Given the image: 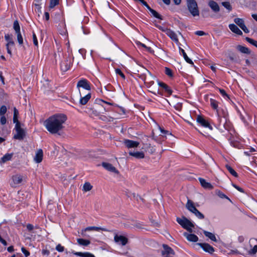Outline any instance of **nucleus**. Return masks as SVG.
Returning a JSON list of instances; mask_svg holds the SVG:
<instances>
[{"label":"nucleus","instance_id":"0e129e2a","mask_svg":"<svg viewBox=\"0 0 257 257\" xmlns=\"http://www.w3.org/2000/svg\"><path fill=\"white\" fill-rule=\"evenodd\" d=\"M135 226L139 229H143V225L140 222H137L135 224Z\"/></svg>","mask_w":257,"mask_h":257},{"label":"nucleus","instance_id":"3c124183","mask_svg":"<svg viewBox=\"0 0 257 257\" xmlns=\"http://www.w3.org/2000/svg\"><path fill=\"white\" fill-rule=\"evenodd\" d=\"M33 40L34 44L36 46H38V40H37V39L36 35L35 33H34V32L33 33Z\"/></svg>","mask_w":257,"mask_h":257},{"label":"nucleus","instance_id":"6e6552de","mask_svg":"<svg viewBox=\"0 0 257 257\" xmlns=\"http://www.w3.org/2000/svg\"><path fill=\"white\" fill-rule=\"evenodd\" d=\"M144 71L145 76L142 77V79L146 84L151 86L154 84V81L152 79L154 78V77L152 75L151 73L147 69H144Z\"/></svg>","mask_w":257,"mask_h":257},{"label":"nucleus","instance_id":"6e6d98bb","mask_svg":"<svg viewBox=\"0 0 257 257\" xmlns=\"http://www.w3.org/2000/svg\"><path fill=\"white\" fill-rule=\"evenodd\" d=\"M229 58L231 61H232L233 62L237 61V58H236V56L233 54L230 55L229 56Z\"/></svg>","mask_w":257,"mask_h":257},{"label":"nucleus","instance_id":"4468645a","mask_svg":"<svg viewBox=\"0 0 257 257\" xmlns=\"http://www.w3.org/2000/svg\"><path fill=\"white\" fill-rule=\"evenodd\" d=\"M180 100L181 99L178 97H176L171 100V105L178 111H181L182 107V103Z\"/></svg>","mask_w":257,"mask_h":257},{"label":"nucleus","instance_id":"72a5a7b5","mask_svg":"<svg viewBox=\"0 0 257 257\" xmlns=\"http://www.w3.org/2000/svg\"><path fill=\"white\" fill-rule=\"evenodd\" d=\"M203 233L206 237L209 238L211 240L214 241H217L215 236L212 233L207 231H204Z\"/></svg>","mask_w":257,"mask_h":257},{"label":"nucleus","instance_id":"6ab92c4d","mask_svg":"<svg viewBox=\"0 0 257 257\" xmlns=\"http://www.w3.org/2000/svg\"><path fill=\"white\" fill-rule=\"evenodd\" d=\"M12 179L14 184L17 185L21 184L23 180H25L26 177L22 175L17 174L16 175L13 176Z\"/></svg>","mask_w":257,"mask_h":257},{"label":"nucleus","instance_id":"4be33fe9","mask_svg":"<svg viewBox=\"0 0 257 257\" xmlns=\"http://www.w3.org/2000/svg\"><path fill=\"white\" fill-rule=\"evenodd\" d=\"M43 153L42 149H39L36 154V156L34 158V161L37 163H39L42 162L43 159Z\"/></svg>","mask_w":257,"mask_h":257},{"label":"nucleus","instance_id":"aec40b11","mask_svg":"<svg viewBox=\"0 0 257 257\" xmlns=\"http://www.w3.org/2000/svg\"><path fill=\"white\" fill-rule=\"evenodd\" d=\"M199 181L204 188L211 190L213 188V186L209 182L206 181L204 179L199 178Z\"/></svg>","mask_w":257,"mask_h":257},{"label":"nucleus","instance_id":"680f3d73","mask_svg":"<svg viewBox=\"0 0 257 257\" xmlns=\"http://www.w3.org/2000/svg\"><path fill=\"white\" fill-rule=\"evenodd\" d=\"M15 45V43L13 40H10V41L8 42V43L6 45L7 47H10L11 46H14Z\"/></svg>","mask_w":257,"mask_h":257},{"label":"nucleus","instance_id":"13d9d810","mask_svg":"<svg viewBox=\"0 0 257 257\" xmlns=\"http://www.w3.org/2000/svg\"><path fill=\"white\" fill-rule=\"evenodd\" d=\"M7 122V119L5 115H1V123L2 124L4 125Z\"/></svg>","mask_w":257,"mask_h":257},{"label":"nucleus","instance_id":"09e8293b","mask_svg":"<svg viewBox=\"0 0 257 257\" xmlns=\"http://www.w3.org/2000/svg\"><path fill=\"white\" fill-rule=\"evenodd\" d=\"M7 110V107L5 105H3L0 108V115H4Z\"/></svg>","mask_w":257,"mask_h":257},{"label":"nucleus","instance_id":"c9c22d12","mask_svg":"<svg viewBox=\"0 0 257 257\" xmlns=\"http://www.w3.org/2000/svg\"><path fill=\"white\" fill-rule=\"evenodd\" d=\"M93 186L88 182H85L83 186V191L84 192H87L90 191L92 189Z\"/></svg>","mask_w":257,"mask_h":257},{"label":"nucleus","instance_id":"9d476101","mask_svg":"<svg viewBox=\"0 0 257 257\" xmlns=\"http://www.w3.org/2000/svg\"><path fill=\"white\" fill-rule=\"evenodd\" d=\"M250 247H252L248 251V253L250 255H254L257 252V239L255 238H251L249 241Z\"/></svg>","mask_w":257,"mask_h":257},{"label":"nucleus","instance_id":"f3484780","mask_svg":"<svg viewBox=\"0 0 257 257\" xmlns=\"http://www.w3.org/2000/svg\"><path fill=\"white\" fill-rule=\"evenodd\" d=\"M102 166L103 167H104L106 170H108V171L113 172L115 174H118V173H119L118 171L114 166H113L111 164L103 162L102 163Z\"/></svg>","mask_w":257,"mask_h":257},{"label":"nucleus","instance_id":"4c0bfd02","mask_svg":"<svg viewBox=\"0 0 257 257\" xmlns=\"http://www.w3.org/2000/svg\"><path fill=\"white\" fill-rule=\"evenodd\" d=\"M226 168L229 173L233 176L237 177L238 176L237 173L233 170V169L230 166L226 165Z\"/></svg>","mask_w":257,"mask_h":257},{"label":"nucleus","instance_id":"ea45409f","mask_svg":"<svg viewBox=\"0 0 257 257\" xmlns=\"http://www.w3.org/2000/svg\"><path fill=\"white\" fill-rule=\"evenodd\" d=\"M216 194L221 198H226L231 201L230 199L220 190H216Z\"/></svg>","mask_w":257,"mask_h":257},{"label":"nucleus","instance_id":"603ef678","mask_svg":"<svg viewBox=\"0 0 257 257\" xmlns=\"http://www.w3.org/2000/svg\"><path fill=\"white\" fill-rule=\"evenodd\" d=\"M115 72L116 74L119 75L123 79H125V76L124 74L121 72V71L119 69H116Z\"/></svg>","mask_w":257,"mask_h":257},{"label":"nucleus","instance_id":"473e14b6","mask_svg":"<svg viewBox=\"0 0 257 257\" xmlns=\"http://www.w3.org/2000/svg\"><path fill=\"white\" fill-rule=\"evenodd\" d=\"M13 156V154H7L5 155H4L2 158L1 160L0 161V163H5L8 161H9L11 160Z\"/></svg>","mask_w":257,"mask_h":257},{"label":"nucleus","instance_id":"052dcab7","mask_svg":"<svg viewBox=\"0 0 257 257\" xmlns=\"http://www.w3.org/2000/svg\"><path fill=\"white\" fill-rule=\"evenodd\" d=\"M144 6H145L147 8V9L150 11L151 9H152V8H150V7L148 5V4L146 2H145L144 0H143L141 1V2Z\"/></svg>","mask_w":257,"mask_h":257},{"label":"nucleus","instance_id":"a19ab883","mask_svg":"<svg viewBox=\"0 0 257 257\" xmlns=\"http://www.w3.org/2000/svg\"><path fill=\"white\" fill-rule=\"evenodd\" d=\"M14 29L16 33L21 32H20V27L19 24V22L17 20L14 21Z\"/></svg>","mask_w":257,"mask_h":257},{"label":"nucleus","instance_id":"c03bdc74","mask_svg":"<svg viewBox=\"0 0 257 257\" xmlns=\"http://www.w3.org/2000/svg\"><path fill=\"white\" fill-rule=\"evenodd\" d=\"M222 5L226 9H227L229 11H230L232 10V7L229 2H222Z\"/></svg>","mask_w":257,"mask_h":257},{"label":"nucleus","instance_id":"a878e982","mask_svg":"<svg viewBox=\"0 0 257 257\" xmlns=\"http://www.w3.org/2000/svg\"><path fill=\"white\" fill-rule=\"evenodd\" d=\"M173 41H175L176 43L178 42V39L177 38V36L176 34L173 32V31L169 29V30H167L166 34Z\"/></svg>","mask_w":257,"mask_h":257},{"label":"nucleus","instance_id":"c85d7f7f","mask_svg":"<svg viewBox=\"0 0 257 257\" xmlns=\"http://www.w3.org/2000/svg\"><path fill=\"white\" fill-rule=\"evenodd\" d=\"M72 253L74 254H75L78 256H82V257H95V256L89 253V252H74L73 251Z\"/></svg>","mask_w":257,"mask_h":257},{"label":"nucleus","instance_id":"412c9836","mask_svg":"<svg viewBox=\"0 0 257 257\" xmlns=\"http://www.w3.org/2000/svg\"><path fill=\"white\" fill-rule=\"evenodd\" d=\"M208 6L215 13H218L220 10L218 5L214 1H210L208 3Z\"/></svg>","mask_w":257,"mask_h":257},{"label":"nucleus","instance_id":"1a4fd4ad","mask_svg":"<svg viewBox=\"0 0 257 257\" xmlns=\"http://www.w3.org/2000/svg\"><path fill=\"white\" fill-rule=\"evenodd\" d=\"M163 250L162 251V255L163 257H172L174 254V251L172 248L166 244H163Z\"/></svg>","mask_w":257,"mask_h":257},{"label":"nucleus","instance_id":"338daca9","mask_svg":"<svg viewBox=\"0 0 257 257\" xmlns=\"http://www.w3.org/2000/svg\"><path fill=\"white\" fill-rule=\"evenodd\" d=\"M241 29L244 31V33H249V30L246 28V27L245 26V25L241 27Z\"/></svg>","mask_w":257,"mask_h":257},{"label":"nucleus","instance_id":"bf43d9fd","mask_svg":"<svg viewBox=\"0 0 257 257\" xmlns=\"http://www.w3.org/2000/svg\"><path fill=\"white\" fill-rule=\"evenodd\" d=\"M21 250L26 257L29 256L30 252H29V251L26 250L24 247H22Z\"/></svg>","mask_w":257,"mask_h":257},{"label":"nucleus","instance_id":"f03ea898","mask_svg":"<svg viewBox=\"0 0 257 257\" xmlns=\"http://www.w3.org/2000/svg\"><path fill=\"white\" fill-rule=\"evenodd\" d=\"M105 111L106 108L98 103H95L92 107L87 108V112L91 116H98Z\"/></svg>","mask_w":257,"mask_h":257},{"label":"nucleus","instance_id":"423d86ee","mask_svg":"<svg viewBox=\"0 0 257 257\" xmlns=\"http://www.w3.org/2000/svg\"><path fill=\"white\" fill-rule=\"evenodd\" d=\"M15 130L16 131V134L14 136L15 139L22 140L25 137V131L21 127L20 123H17L15 125Z\"/></svg>","mask_w":257,"mask_h":257},{"label":"nucleus","instance_id":"2eb2a0df","mask_svg":"<svg viewBox=\"0 0 257 257\" xmlns=\"http://www.w3.org/2000/svg\"><path fill=\"white\" fill-rule=\"evenodd\" d=\"M114 240L116 243H120L122 245H125L128 242V239L126 237L122 235H118L116 234L114 236Z\"/></svg>","mask_w":257,"mask_h":257},{"label":"nucleus","instance_id":"e2e57ef3","mask_svg":"<svg viewBox=\"0 0 257 257\" xmlns=\"http://www.w3.org/2000/svg\"><path fill=\"white\" fill-rule=\"evenodd\" d=\"M156 26L159 30H161L163 32H165L166 34H167V30H169L167 28H163V27L159 26V25H157Z\"/></svg>","mask_w":257,"mask_h":257},{"label":"nucleus","instance_id":"dca6fc26","mask_svg":"<svg viewBox=\"0 0 257 257\" xmlns=\"http://www.w3.org/2000/svg\"><path fill=\"white\" fill-rule=\"evenodd\" d=\"M123 143L128 148H137L139 146L140 143L138 142L130 140H124Z\"/></svg>","mask_w":257,"mask_h":257},{"label":"nucleus","instance_id":"a211bd4d","mask_svg":"<svg viewBox=\"0 0 257 257\" xmlns=\"http://www.w3.org/2000/svg\"><path fill=\"white\" fill-rule=\"evenodd\" d=\"M186 207L189 211L193 214H194L195 212L198 210L195 206L194 205V203L191 200H188V201L186 204Z\"/></svg>","mask_w":257,"mask_h":257},{"label":"nucleus","instance_id":"5fc2aeb1","mask_svg":"<svg viewBox=\"0 0 257 257\" xmlns=\"http://www.w3.org/2000/svg\"><path fill=\"white\" fill-rule=\"evenodd\" d=\"M218 90H219L220 93L221 94V95L223 96L227 97V98H229L228 94L226 93L224 89H221V88H218Z\"/></svg>","mask_w":257,"mask_h":257},{"label":"nucleus","instance_id":"69168bd1","mask_svg":"<svg viewBox=\"0 0 257 257\" xmlns=\"http://www.w3.org/2000/svg\"><path fill=\"white\" fill-rule=\"evenodd\" d=\"M27 228L29 231H31L34 229V226L31 224H28L27 225Z\"/></svg>","mask_w":257,"mask_h":257},{"label":"nucleus","instance_id":"8fccbe9b","mask_svg":"<svg viewBox=\"0 0 257 257\" xmlns=\"http://www.w3.org/2000/svg\"><path fill=\"white\" fill-rule=\"evenodd\" d=\"M165 74L169 77L173 76V72L171 69L168 67H165Z\"/></svg>","mask_w":257,"mask_h":257},{"label":"nucleus","instance_id":"a18cd8bd","mask_svg":"<svg viewBox=\"0 0 257 257\" xmlns=\"http://www.w3.org/2000/svg\"><path fill=\"white\" fill-rule=\"evenodd\" d=\"M210 104L211 106L215 109L218 107V102L213 99H210Z\"/></svg>","mask_w":257,"mask_h":257},{"label":"nucleus","instance_id":"58836bf2","mask_svg":"<svg viewBox=\"0 0 257 257\" xmlns=\"http://www.w3.org/2000/svg\"><path fill=\"white\" fill-rule=\"evenodd\" d=\"M145 148L147 150V151L150 154H153L155 153L156 150L152 147L151 144H146Z\"/></svg>","mask_w":257,"mask_h":257},{"label":"nucleus","instance_id":"39448f33","mask_svg":"<svg viewBox=\"0 0 257 257\" xmlns=\"http://www.w3.org/2000/svg\"><path fill=\"white\" fill-rule=\"evenodd\" d=\"M217 124L220 125L221 124H224L227 121V113L225 110L223 109L217 110Z\"/></svg>","mask_w":257,"mask_h":257},{"label":"nucleus","instance_id":"7ed1b4c3","mask_svg":"<svg viewBox=\"0 0 257 257\" xmlns=\"http://www.w3.org/2000/svg\"><path fill=\"white\" fill-rule=\"evenodd\" d=\"M187 5L189 11L193 16H199V12L195 0H187Z\"/></svg>","mask_w":257,"mask_h":257},{"label":"nucleus","instance_id":"ddd939ff","mask_svg":"<svg viewBox=\"0 0 257 257\" xmlns=\"http://www.w3.org/2000/svg\"><path fill=\"white\" fill-rule=\"evenodd\" d=\"M197 121L202 126L208 127L210 130L212 129V127L210 124L209 122L205 120L202 116L198 115L197 117Z\"/></svg>","mask_w":257,"mask_h":257},{"label":"nucleus","instance_id":"de8ad7c7","mask_svg":"<svg viewBox=\"0 0 257 257\" xmlns=\"http://www.w3.org/2000/svg\"><path fill=\"white\" fill-rule=\"evenodd\" d=\"M194 215L199 219H202L204 218V215L201 213L198 210L194 213Z\"/></svg>","mask_w":257,"mask_h":257},{"label":"nucleus","instance_id":"37998d69","mask_svg":"<svg viewBox=\"0 0 257 257\" xmlns=\"http://www.w3.org/2000/svg\"><path fill=\"white\" fill-rule=\"evenodd\" d=\"M17 36V40L20 45L23 44V39L22 36L21 34V32L16 33Z\"/></svg>","mask_w":257,"mask_h":257},{"label":"nucleus","instance_id":"f704fd0d","mask_svg":"<svg viewBox=\"0 0 257 257\" xmlns=\"http://www.w3.org/2000/svg\"><path fill=\"white\" fill-rule=\"evenodd\" d=\"M77 242L79 244L83 246H87L90 243V242L88 240L84 239L82 238H78L77 239Z\"/></svg>","mask_w":257,"mask_h":257},{"label":"nucleus","instance_id":"49530a36","mask_svg":"<svg viewBox=\"0 0 257 257\" xmlns=\"http://www.w3.org/2000/svg\"><path fill=\"white\" fill-rule=\"evenodd\" d=\"M59 4V0H50L49 7L53 8Z\"/></svg>","mask_w":257,"mask_h":257},{"label":"nucleus","instance_id":"2f4dec72","mask_svg":"<svg viewBox=\"0 0 257 257\" xmlns=\"http://www.w3.org/2000/svg\"><path fill=\"white\" fill-rule=\"evenodd\" d=\"M180 50L181 52V53H182V55L183 56V57H184V59L185 60V61L187 63H189L190 64L193 65V61L187 56V55L186 53H185L184 50L180 47Z\"/></svg>","mask_w":257,"mask_h":257},{"label":"nucleus","instance_id":"f8f14e48","mask_svg":"<svg viewBox=\"0 0 257 257\" xmlns=\"http://www.w3.org/2000/svg\"><path fill=\"white\" fill-rule=\"evenodd\" d=\"M195 245L199 246L202 247L204 251L212 254L214 251V248L210 244L207 243H197Z\"/></svg>","mask_w":257,"mask_h":257},{"label":"nucleus","instance_id":"e433bc0d","mask_svg":"<svg viewBox=\"0 0 257 257\" xmlns=\"http://www.w3.org/2000/svg\"><path fill=\"white\" fill-rule=\"evenodd\" d=\"M234 22L235 24H236L240 28L241 27L243 26L244 24V22L243 19L240 18H235L234 20Z\"/></svg>","mask_w":257,"mask_h":257},{"label":"nucleus","instance_id":"bb28decb","mask_svg":"<svg viewBox=\"0 0 257 257\" xmlns=\"http://www.w3.org/2000/svg\"><path fill=\"white\" fill-rule=\"evenodd\" d=\"M128 153L130 156L134 157L137 159H143L145 157L144 153L143 152H133L130 151Z\"/></svg>","mask_w":257,"mask_h":257},{"label":"nucleus","instance_id":"20e7f679","mask_svg":"<svg viewBox=\"0 0 257 257\" xmlns=\"http://www.w3.org/2000/svg\"><path fill=\"white\" fill-rule=\"evenodd\" d=\"M176 220L177 222L180 224L184 228L186 229L190 232H192L193 231L191 227H193L194 225L187 218L184 216H183L182 218L177 217Z\"/></svg>","mask_w":257,"mask_h":257},{"label":"nucleus","instance_id":"79ce46f5","mask_svg":"<svg viewBox=\"0 0 257 257\" xmlns=\"http://www.w3.org/2000/svg\"><path fill=\"white\" fill-rule=\"evenodd\" d=\"M150 12L153 15V16L155 17V18L159 19L160 20H162V16L154 10L152 9H151Z\"/></svg>","mask_w":257,"mask_h":257},{"label":"nucleus","instance_id":"c756f323","mask_svg":"<svg viewBox=\"0 0 257 257\" xmlns=\"http://www.w3.org/2000/svg\"><path fill=\"white\" fill-rule=\"evenodd\" d=\"M236 49L240 52L244 54H249L250 51L247 48L241 45H238Z\"/></svg>","mask_w":257,"mask_h":257},{"label":"nucleus","instance_id":"393cba45","mask_svg":"<svg viewBox=\"0 0 257 257\" xmlns=\"http://www.w3.org/2000/svg\"><path fill=\"white\" fill-rule=\"evenodd\" d=\"M229 28L232 32L237 35H241L242 34L241 31L237 27V26L233 24L229 25Z\"/></svg>","mask_w":257,"mask_h":257},{"label":"nucleus","instance_id":"5701e85b","mask_svg":"<svg viewBox=\"0 0 257 257\" xmlns=\"http://www.w3.org/2000/svg\"><path fill=\"white\" fill-rule=\"evenodd\" d=\"M184 236L186 237L188 240L192 242H196L198 240V237L197 235L194 234H189L187 232L184 233Z\"/></svg>","mask_w":257,"mask_h":257},{"label":"nucleus","instance_id":"cd10ccee","mask_svg":"<svg viewBox=\"0 0 257 257\" xmlns=\"http://www.w3.org/2000/svg\"><path fill=\"white\" fill-rule=\"evenodd\" d=\"M158 84L160 87H162L165 90V92H166L168 95H171L172 94V90L166 84L163 82H159Z\"/></svg>","mask_w":257,"mask_h":257},{"label":"nucleus","instance_id":"0eeeda50","mask_svg":"<svg viewBox=\"0 0 257 257\" xmlns=\"http://www.w3.org/2000/svg\"><path fill=\"white\" fill-rule=\"evenodd\" d=\"M81 87L88 91L91 89L90 85L89 82L88 80L84 78L79 80L77 84V88L79 91L80 95H81V92L80 89Z\"/></svg>","mask_w":257,"mask_h":257},{"label":"nucleus","instance_id":"f257e3e1","mask_svg":"<svg viewBox=\"0 0 257 257\" xmlns=\"http://www.w3.org/2000/svg\"><path fill=\"white\" fill-rule=\"evenodd\" d=\"M67 119V117L65 114H56L47 118L44 121V125L50 133L60 135V132L64 128V124Z\"/></svg>","mask_w":257,"mask_h":257},{"label":"nucleus","instance_id":"b1692460","mask_svg":"<svg viewBox=\"0 0 257 257\" xmlns=\"http://www.w3.org/2000/svg\"><path fill=\"white\" fill-rule=\"evenodd\" d=\"M91 95L90 93H88V94H87L86 95H85L84 96H82V95H80L81 98H80V101H79L81 105L86 104L87 103V102L88 101V100L90 99Z\"/></svg>","mask_w":257,"mask_h":257},{"label":"nucleus","instance_id":"4d7b16f0","mask_svg":"<svg viewBox=\"0 0 257 257\" xmlns=\"http://www.w3.org/2000/svg\"><path fill=\"white\" fill-rule=\"evenodd\" d=\"M56 249L59 252H62L64 250V247L62 246L61 244H59L56 246Z\"/></svg>","mask_w":257,"mask_h":257},{"label":"nucleus","instance_id":"774afa93","mask_svg":"<svg viewBox=\"0 0 257 257\" xmlns=\"http://www.w3.org/2000/svg\"><path fill=\"white\" fill-rule=\"evenodd\" d=\"M195 34L198 36H203V35H205V33L203 31H196Z\"/></svg>","mask_w":257,"mask_h":257},{"label":"nucleus","instance_id":"7c9ffc66","mask_svg":"<svg viewBox=\"0 0 257 257\" xmlns=\"http://www.w3.org/2000/svg\"><path fill=\"white\" fill-rule=\"evenodd\" d=\"M85 231H91V230H102V231H108V230L102 227H96V226H90L87 227L84 229Z\"/></svg>","mask_w":257,"mask_h":257},{"label":"nucleus","instance_id":"9b49d317","mask_svg":"<svg viewBox=\"0 0 257 257\" xmlns=\"http://www.w3.org/2000/svg\"><path fill=\"white\" fill-rule=\"evenodd\" d=\"M71 65V58L69 57H67L65 58L64 61L61 63V69L64 72L67 71Z\"/></svg>","mask_w":257,"mask_h":257},{"label":"nucleus","instance_id":"864d4df0","mask_svg":"<svg viewBox=\"0 0 257 257\" xmlns=\"http://www.w3.org/2000/svg\"><path fill=\"white\" fill-rule=\"evenodd\" d=\"M245 40L250 44L253 45V46L256 43V41H255L251 38L248 37H246Z\"/></svg>","mask_w":257,"mask_h":257}]
</instances>
